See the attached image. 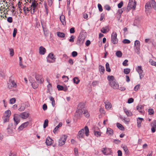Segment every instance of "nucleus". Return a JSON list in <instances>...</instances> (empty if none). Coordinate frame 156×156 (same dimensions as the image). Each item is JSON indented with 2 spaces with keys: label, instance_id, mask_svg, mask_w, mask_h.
Segmentation results:
<instances>
[{
  "label": "nucleus",
  "instance_id": "nucleus-19",
  "mask_svg": "<svg viewBox=\"0 0 156 156\" xmlns=\"http://www.w3.org/2000/svg\"><path fill=\"white\" fill-rule=\"evenodd\" d=\"M39 53L41 55H44L46 49L45 48L42 46H41L39 48Z\"/></svg>",
  "mask_w": 156,
  "mask_h": 156
},
{
  "label": "nucleus",
  "instance_id": "nucleus-38",
  "mask_svg": "<svg viewBox=\"0 0 156 156\" xmlns=\"http://www.w3.org/2000/svg\"><path fill=\"white\" fill-rule=\"evenodd\" d=\"M122 148L126 154H129V151L126 146H123L122 147Z\"/></svg>",
  "mask_w": 156,
  "mask_h": 156
},
{
  "label": "nucleus",
  "instance_id": "nucleus-54",
  "mask_svg": "<svg viewBox=\"0 0 156 156\" xmlns=\"http://www.w3.org/2000/svg\"><path fill=\"white\" fill-rule=\"evenodd\" d=\"M122 120H124L125 123L126 124H128L129 121V119H126L125 117L122 118Z\"/></svg>",
  "mask_w": 156,
  "mask_h": 156
},
{
  "label": "nucleus",
  "instance_id": "nucleus-58",
  "mask_svg": "<svg viewBox=\"0 0 156 156\" xmlns=\"http://www.w3.org/2000/svg\"><path fill=\"white\" fill-rule=\"evenodd\" d=\"M57 87L58 90H62L63 89V87L62 86L59 85H58Z\"/></svg>",
  "mask_w": 156,
  "mask_h": 156
},
{
  "label": "nucleus",
  "instance_id": "nucleus-3",
  "mask_svg": "<svg viewBox=\"0 0 156 156\" xmlns=\"http://www.w3.org/2000/svg\"><path fill=\"white\" fill-rule=\"evenodd\" d=\"M84 109H78L75 114V117L77 119H80L83 114Z\"/></svg>",
  "mask_w": 156,
  "mask_h": 156
},
{
  "label": "nucleus",
  "instance_id": "nucleus-28",
  "mask_svg": "<svg viewBox=\"0 0 156 156\" xmlns=\"http://www.w3.org/2000/svg\"><path fill=\"white\" fill-rule=\"evenodd\" d=\"M151 3L153 8L156 10V3L154 0H151Z\"/></svg>",
  "mask_w": 156,
  "mask_h": 156
},
{
  "label": "nucleus",
  "instance_id": "nucleus-39",
  "mask_svg": "<svg viewBox=\"0 0 156 156\" xmlns=\"http://www.w3.org/2000/svg\"><path fill=\"white\" fill-rule=\"evenodd\" d=\"M99 69L100 72H101L102 73V74H103L104 73V72L105 71V68L104 66H99Z\"/></svg>",
  "mask_w": 156,
  "mask_h": 156
},
{
  "label": "nucleus",
  "instance_id": "nucleus-56",
  "mask_svg": "<svg viewBox=\"0 0 156 156\" xmlns=\"http://www.w3.org/2000/svg\"><path fill=\"white\" fill-rule=\"evenodd\" d=\"M122 42L124 44H129L130 43V41L128 39H125L123 40Z\"/></svg>",
  "mask_w": 156,
  "mask_h": 156
},
{
  "label": "nucleus",
  "instance_id": "nucleus-2",
  "mask_svg": "<svg viewBox=\"0 0 156 156\" xmlns=\"http://www.w3.org/2000/svg\"><path fill=\"white\" fill-rule=\"evenodd\" d=\"M84 132L86 135L88 136L89 135V130L88 127L87 126L85 127L84 129H82L79 131L77 135V138H83Z\"/></svg>",
  "mask_w": 156,
  "mask_h": 156
},
{
  "label": "nucleus",
  "instance_id": "nucleus-52",
  "mask_svg": "<svg viewBox=\"0 0 156 156\" xmlns=\"http://www.w3.org/2000/svg\"><path fill=\"white\" fill-rule=\"evenodd\" d=\"M98 6L99 11L100 12H102L103 9L101 5L100 4H98Z\"/></svg>",
  "mask_w": 156,
  "mask_h": 156
},
{
  "label": "nucleus",
  "instance_id": "nucleus-44",
  "mask_svg": "<svg viewBox=\"0 0 156 156\" xmlns=\"http://www.w3.org/2000/svg\"><path fill=\"white\" fill-rule=\"evenodd\" d=\"M23 11L25 15L29 12L30 10L28 9V8H25V7L23 8Z\"/></svg>",
  "mask_w": 156,
  "mask_h": 156
},
{
  "label": "nucleus",
  "instance_id": "nucleus-41",
  "mask_svg": "<svg viewBox=\"0 0 156 156\" xmlns=\"http://www.w3.org/2000/svg\"><path fill=\"white\" fill-rule=\"evenodd\" d=\"M94 135L96 136L97 137L100 136H101V133L99 132L95 131L94 130Z\"/></svg>",
  "mask_w": 156,
  "mask_h": 156
},
{
  "label": "nucleus",
  "instance_id": "nucleus-55",
  "mask_svg": "<svg viewBox=\"0 0 156 156\" xmlns=\"http://www.w3.org/2000/svg\"><path fill=\"white\" fill-rule=\"evenodd\" d=\"M128 62V60L127 59L125 60L122 63V65L123 66H128V64L127 62Z\"/></svg>",
  "mask_w": 156,
  "mask_h": 156
},
{
  "label": "nucleus",
  "instance_id": "nucleus-45",
  "mask_svg": "<svg viewBox=\"0 0 156 156\" xmlns=\"http://www.w3.org/2000/svg\"><path fill=\"white\" fill-rule=\"evenodd\" d=\"M3 121L4 123L7 122H8L9 120V117L8 116H4L3 117Z\"/></svg>",
  "mask_w": 156,
  "mask_h": 156
},
{
  "label": "nucleus",
  "instance_id": "nucleus-29",
  "mask_svg": "<svg viewBox=\"0 0 156 156\" xmlns=\"http://www.w3.org/2000/svg\"><path fill=\"white\" fill-rule=\"evenodd\" d=\"M57 36L63 38L65 37V34L64 33L60 32H58L57 33Z\"/></svg>",
  "mask_w": 156,
  "mask_h": 156
},
{
  "label": "nucleus",
  "instance_id": "nucleus-5",
  "mask_svg": "<svg viewBox=\"0 0 156 156\" xmlns=\"http://www.w3.org/2000/svg\"><path fill=\"white\" fill-rule=\"evenodd\" d=\"M55 59L54 54L52 53L49 54L47 57V61L49 63L54 62Z\"/></svg>",
  "mask_w": 156,
  "mask_h": 156
},
{
  "label": "nucleus",
  "instance_id": "nucleus-18",
  "mask_svg": "<svg viewBox=\"0 0 156 156\" xmlns=\"http://www.w3.org/2000/svg\"><path fill=\"white\" fill-rule=\"evenodd\" d=\"M109 30L108 26H106L105 27H102L101 30V31L102 33L105 34L107 32H108Z\"/></svg>",
  "mask_w": 156,
  "mask_h": 156
},
{
  "label": "nucleus",
  "instance_id": "nucleus-22",
  "mask_svg": "<svg viewBox=\"0 0 156 156\" xmlns=\"http://www.w3.org/2000/svg\"><path fill=\"white\" fill-rule=\"evenodd\" d=\"M60 20L63 25H65L66 24L65 20V17L64 15H61L60 16Z\"/></svg>",
  "mask_w": 156,
  "mask_h": 156
},
{
  "label": "nucleus",
  "instance_id": "nucleus-46",
  "mask_svg": "<svg viewBox=\"0 0 156 156\" xmlns=\"http://www.w3.org/2000/svg\"><path fill=\"white\" fill-rule=\"evenodd\" d=\"M16 101V100L15 98H12L10 100L9 103L11 104H13Z\"/></svg>",
  "mask_w": 156,
  "mask_h": 156
},
{
  "label": "nucleus",
  "instance_id": "nucleus-34",
  "mask_svg": "<svg viewBox=\"0 0 156 156\" xmlns=\"http://www.w3.org/2000/svg\"><path fill=\"white\" fill-rule=\"evenodd\" d=\"M106 69L107 71L109 72L111 71V69L109 67V64L108 62H107L105 64Z\"/></svg>",
  "mask_w": 156,
  "mask_h": 156
},
{
  "label": "nucleus",
  "instance_id": "nucleus-9",
  "mask_svg": "<svg viewBox=\"0 0 156 156\" xmlns=\"http://www.w3.org/2000/svg\"><path fill=\"white\" fill-rule=\"evenodd\" d=\"M136 69L139 74L140 79H141L144 76V75L142 74L143 71L142 69L141 66H138L136 68Z\"/></svg>",
  "mask_w": 156,
  "mask_h": 156
},
{
  "label": "nucleus",
  "instance_id": "nucleus-24",
  "mask_svg": "<svg viewBox=\"0 0 156 156\" xmlns=\"http://www.w3.org/2000/svg\"><path fill=\"white\" fill-rule=\"evenodd\" d=\"M105 107L106 109H109L112 107V105L108 101H106L105 102Z\"/></svg>",
  "mask_w": 156,
  "mask_h": 156
},
{
  "label": "nucleus",
  "instance_id": "nucleus-53",
  "mask_svg": "<svg viewBox=\"0 0 156 156\" xmlns=\"http://www.w3.org/2000/svg\"><path fill=\"white\" fill-rule=\"evenodd\" d=\"M151 65L153 66H156V62L153 61L152 59H150L149 61Z\"/></svg>",
  "mask_w": 156,
  "mask_h": 156
},
{
  "label": "nucleus",
  "instance_id": "nucleus-49",
  "mask_svg": "<svg viewBox=\"0 0 156 156\" xmlns=\"http://www.w3.org/2000/svg\"><path fill=\"white\" fill-rule=\"evenodd\" d=\"M32 85L34 89H36L38 87V85L36 83H32Z\"/></svg>",
  "mask_w": 156,
  "mask_h": 156
},
{
  "label": "nucleus",
  "instance_id": "nucleus-7",
  "mask_svg": "<svg viewBox=\"0 0 156 156\" xmlns=\"http://www.w3.org/2000/svg\"><path fill=\"white\" fill-rule=\"evenodd\" d=\"M20 115L17 114H15L14 115L13 120L14 121V125L15 126L17 125L20 122Z\"/></svg>",
  "mask_w": 156,
  "mask_h": 156
},
{
  "label": "nucleus",
  "instance_id": "nucleus-43",
  "mask_svg": "<svg viewBox=\"0 0 156 156\" xmlns=\"http://www.w3.org/2000/svg\"><path fill=\"white\" fill-rule=\"evenodd\" d=\"M124 73L126 74H128L130 72V69H124Z\"/></svg>",
  "mask_w": 156,
  "mask_h": 156
},
{
  "label": "nucleus",
  "instance_id": "nucleus-48",
  "mask_svg": "<svg viewBox=\"0 0 156 156\" xmlns=\"http://www.w3.org/2000/svg\"><path fill=\"white\" fill-rule=\"evenodd\" d=\"M10 51V55L11 56H12L14 55V52L13 49L12 48L9 49Z\"/></svg>",
  "mask_w": 156,
  "mask_h": 156
},
{
  "label": "nucleus",
  "instance_id": "nucleus-10",
  "mask_svg": "<svg viewBox=\"0 0 156 156\" xmlns=\"http://www.w3.org/2000/svg\"><path fill=\"white\" fill-rule=\"evenodd\" d=\"M134 45L136 47V49L137 50L136 53L137 54H139L140 53V41L138 40H136L135 41Z\"/></svg>",
  "mask_w": 156,
  "mask_h": 156
},
{
  "label": "nucleus",
  "instance_id": "nucleus-25",
  "mask_svg": "<svg viewBox=\"0 0 156 156\" xmlns=\"http://www.w3.org/2000/svg\"><path fill=\"white\" fill-rule=\"evenodd\" d=\"M38 4L37 3H36L34 2H32L31 5V8L30 10H32V9H34V10H36V8L37 7V6Z\"/></svg>",
  "mask_w": 156,
  "mask_h": 156
},
{
  "label": "nucleus",
  "instance_id": "nucleus-42",
  "mask_svg": "<svg viewBox=\"0 0 156 156\" xmlns=\"http://www.w3.org/2000/svg\"><path fill=\"white\" fill-rule=\"evenodd\" d=\"M48 120L47 119H46L44 120L43 125V128H46V127L48 126Z\"/></svg>",
  "mask_w": 156,
  "mask_h": 156
},
{
  "label": "nucleus",
  "instance_id": "nucleus-31",
  "mask_svg": "<svg viewBox=\"0 0 156 156\" xmlns=\"http://www.w3.org/2000/svg\"><path fill=\"white\" fill-rule=\"evenodd\" d=\"M83 114L86 117L88 118L90 116V114L88 111L85 109H84Z\"/></svg>",
  "mask_w": 156,
  "mask_h": 156
},
{
  "label": "nucleus",
  "instance_id": "nucleus-21",
  "mask_svg": "<svg viewBox=\"0 0 156 156\" xmlns=\"http://www.w3.org/2000/svg\"><path fill=\"white\" fill-rule=\"evenodd\" d=\"M143 106L141 105H139L137 107V109L142 114L143 113Z\"/></svg>",
  "mask_w": 156,
  "mask_h": 156
},
{
  "label": "nucleus",
  "instance_id": "nucleus-6",
  "mask_svg": "<svg viewBox=\"0 0 156 156\" xmlns=\"http://www.w3.org/2000/svg\"><path fill=\"white\" fill-rule=\"evenodd\" d=\"M117 34L116 32H113L112 34L111 41L113 44L118 43V40L117 38Z\"/></svg>",
  "mask_w": 156,
  "mask_h": 156
},
{
  "label": "nucleus",
  "instance_id": "nucleus-20",
  "mask_svg": "<svg viewBox=\"0 0 156 156\" xmlns=\"http://www.w3.org/2000/svg\"><path fill=\"white\" fill-rule=\"evenodd\" d=\"M106 133L108 135L112 136L113 134V131L111 128H108L107 129Z\"/></svg>",
  "mask_w": 156,
  "mask_h": 156
},
{
  "label": "nucleus",
  "instance_id": "nucleus-8",
  "mask_svg": "<svg viewBox=\"0 0 156 156\" xmlns=\"http://www.w3.org/2000/svg\"><path fill=\"white\" fill-rule=\"evenodd\" d=\"M85 39V37L83 36L80 35L78 37L77 41V44L79 45L82 44Z\"/></svg>",
  "mask_w": 156,
  "mask_h": 156
},
{
  "label": "nucleus",
  "instance_id": "nucleus-50",
  "mask_svg": "<svg viewBox=\"0 0 156 156\" xmlns=\"http://www.w3.org/2000/svg\"><path fill=\"white\" fill-rule=\"evenodd\" d=\"M125 8H123L121 9H119L118 10L119 14L121 15L122 13L125 10Z\"/></svg>",
  "mask_w": 156,
  "mask_h": 156
},
{
  "label": "nucleus",
  "instance_id": "nucleus-4",
  "mask_svg": "<svg viewBox=\"0 0 156 156\" xmlns=\"http://www.w3.org/2000/svg\"><path fill=\"white\" fill-rule=\"evenodd\" d=\"M67 136L65 135H62L58 141V145L60 146L64 145L65 143Z\"/></svg>",
  "mask_w": 156,
  "mask_h": 156
},
{
  "label": "nucleus",
  "instance_id": "nucleus-23",
  "mask_svg": "<svg viewBox=\"0 0 156 156\" xmlns=\"http://www.w3.org/2000/svg\"><path fill=\"white\" fill-rule=\"evenodd\" d=\"M124 112L128 116H131L133 114L132 112L129 110H128L126 108H124Z\"/></svg>",
  "mask_w": 156,
  "mask_h": 156
},
{
  "label": "nucleus",
  "instance_id": "nucleus-26",
  "mask_svg": "<svg viewBox=\"0 0 156 156\" xmlns=\"http://www.w3.org/2000/svg\"><path fill=\"white\" fill-rule=\"evenodd\" d=\"M144 120L142 118L139 117L137 119V126L140 127L141 126V124L142 121Z\"/></svg>",
  "mask_w": 156,
  "mask_h": 156
},
{
  "label": "nucleus",
  "instance_id": "nucleus-16",
  "mask_svg": "<svg viewBox=\"0 0 156 156\" xmlns=\"http://www.w3.org/2000/svg\"><path fill=\"white\" fill-rule=\"evenodd\" d=\"M13 123H12L9 124L8 128H7V132L9 134H12V133L13 128L12 126H13Z\"/></svg>",
  "mask_w": 156,
  "mask_h": 156
},
{
  "label": "nucleus",
  "instance_id": "nucleus-12",
  "mask_svg": "<svg viewBox=\"0 0 156 156\" xmlns=\"http://www.w3.org/2000/svg\"><path fill=\"white\" fill-rule=\"evenodd\" d=\"M35 78L37 82L38 83H42L44 82V79L41 75H36Z\"/></svg>",
  "mask_w": 156,
  "mask_h": 156
},
{
  "label": "nucleus",
  "instance_id": "nucleus-61",
  "mask_svg": "<svg viewBox=\"0 0 156 156\" xmlns=\"http://www.w3.org/2000/svg\"><path fill=\"white\" fill-rule=\"evenodd\" d=\"M99 81H94L92 82V85L93 86H94L97 85L98 84Z\"/></svg>",
  "mask_w": 156,
  "mask_h": 156
},
{
  "label": "nucleus",
  "instance_id": "nucleus-64",
  "mask_svg": "<svg viewBox=\"0 0 156 156\" xmlns=\"http://www.w3.org/2000/svg\"><path fill=\"white\" fill-rule=\"evenodd\" d=\"M25 109V108L23 105H21L19 109V110L20 111H24Z\"/></svg>",
  "mask_w": 156,
  "mask_h": 156
},
{
  "label": "nucleus",
  "instance_id": "nucleus-57",
  "mask_svg": "<svg viewBox=\"0 0 156 156\" xmlns=\"http://www.w3.org/2000/svg\"><path fill=\"white\" fill-rule=\"evenodd\" d=\"M7 21L9 23H12L13 21L12 17H9L7 18Z\"/></svg>",
  "mask_w": 156,
  "mask_h": 156
},
{
  "label": "nucleus",
  "instance_id": "nucleus-30",
  "mask_svg": "<svg viewBox=\"0 0 156 156\" xmlns=\"http://www.w3.org/2000/svg\"><path fill=\"white\" fill-rule=\"evenodd\" d=\"M151 8V3L149 2L147 3L145 5V8L146 9V10L149 11V9Z\"/></svg>",
  "mask_w": 156,
  "mask_h": 156
},
{
  "label": "nucleus",
  "instance_id": "nucleus-13",
  "mask_svg": "<svg viewBox=\"0 0 156 156\" xmlns=\"http://www.w3.org/2000/svg\"><path fill=\"white\" fill-rule=\"evenodd\" d=\"M8 87L9 88L11 89L12 88H16L17 87L16 83L13 81L11 80L9 82V83H8Z\"/></svg>",
  "mask_w": 156,
  "mask_h": 156
},
{
  "label": "nucleus",
  "instance_id": "nucleus-36",
  "mask_svg": "<svg viewBox=\"0 0 156 156\" xmlns=\"http://www.w3.org/2000/svg\"><path fill=\"white\" fill-rule=\"evenodd\" d=\"M116 55L118 57L120 58L122 56V53L121 51H117L116 53Z\"/></svg>",
  "mask_w": 156,
  "mask_h": 156
},
{
  "label": "nucleus",
  "instance_id": "nucleus-17",
  "mask_svg": "<svg viewBox=\"0 0 156 156\" xmlns=\"http://www.w3.org/2000/svg\"><path fill=\"white\" fill-rule=\"evenodd\" d=\"M45 143L47 145H51L53 143V140L50 137L48 136L46 139Z\"/></svg>",
  "mask_w": 156,
  "mask_h": 156
},
{
  "label": "nucleus",
  "instance_id": "nucleus-62",
  "mask_svg": "<svg viewBox=\"0 0 156 156\" xmlns=\"http://www.w3.org/2000/svg\"><path fill=\"white\" fill-rule=\"evenodd\" d=\"M74 151L75 155L76 156H78V149L77 148H75L74 149Z\"/></svg>",
  "mask_w": 156,
  "mask_h": 156
},
{
  "label": "nucleus",
  "instance_id": "nucleus-60",
  "mask_svg": "<svg viewBox=\"0 0 156 156\" xmlns=\"http://www.w3.org/2000/svg\"><path fill=\"white\" fill-rule=\"evenodd\" d=\"M17 30L16 29V28H14V30H13V34H12L13 37H16V33H17Z\"/></svg>",
  "mask_w": 156,
  "mask_h": 156
},
{
  "label": "nucleus",
  "instance_id": "nucleus-35",
  "mask_svg": "<svg viewBox=\"0 0 156 156\" xmlns=\"http://www.w3.org/2000/svg\"><path fill=\"white\" fill-rule=\"evenodd\" d=\"M11 114V111L9 110H8L6 111L4 115V116H8L9 117L10 115Z\"/></svg>",
  "mask_w": 156,
  "mask_h": 156
},
{
  "label": "nucleus",
  "instance_id": "nucleus-14",
  "mask_svg": "<svg viewBox=\"0 0 156 156\" xmlns=\"http://www.w3.org/2000/svg\"><path fill=\"white\" fill-rule=\"evenodd\" d=\"M20 117L23 119H25L29 116V114L26 112H23L20 115Z\"/></svg>",
  "mask_w": 156,
  "mask_h": 156
},
{
  "label": "nucleus",
  "instance_id": "nucleus-63",
  "mask_svg": "<svg viewBox=\"0 0 156 156\" xmlns=\"http://www.w3.org/2000/svg\"><path fill=\"white\" fill-rule=\"evenodd\" d=\"M151 126L156 128V120H154L152 122Z\"/></svg>",
  "mask_w": 156,
  "mask_h": 156
},
{
  "label": "nucleus",
  "instance_id": "nucleus-15",
  "mask_svg": "<svg viewBox=\"0 0 156 156\" xmlns=\"http://www.w3.org/2000/svg\"><path fill=\"white\" fill-rule=\"evenodd\" d=\"M29 123L28 122H26L22 124L18 128V129L19 130H21L24 128H26L29 124Z\"/></svg>",
  "mask_w": 156,
  "mask_h": 156
},
{
  "label": "nucleus",
  "instance_id": "nucleus-40",
  "mask_svg": "<svg viewBox=\"0 0 156 156\" xmlns=\"http://www.w3.org/2000/svg\"><path fill=\"white\" fill-rule=\"evenodd\" d=\"M117 126L118 128H119L121 130H123L124 129V128L122 126V125L119 123H117Z\"/></svg>",
  "mask_w": 156,
  "mask_h": 156
},
{
  "label": "nucleus",
  "instance_id": "nucleus-47",
  "mask_svg": "<svg viewBox=\"0 0 156 156\" xmlns=\"http://www.w3.org/2000/svg\"><path fill=\"white\" fill-rule=\"evenodd\" d=\"M148 112L149 114L150 115H153L154 113V110L152 108L149 109Z\"/></svg>",
  "mask_w": 156,
  "mask_h": 156
},
{
  "label": "nucleus",
  "instance_id": "nucleus-32",
  "mask_svg": "<svg viewBox=\"0 0 156 156\" xmlns=\"http://www.w3.org/2000/svg\"><path fill=\"white\" fill-rule=\"evenodd\" d=\"M49 99L50 101H52L51 104L52 106H53V107H54L55 105V101L54 98L51 96H50Z\"/></svg>",
  "mask_w": 156,
  "mask_h": 156
},
{
  "label": "nucleus",
  "instance_id": "nucleus-11",
  "mask_svg": "<svg viewBox=\"0 0 156 156\" xmlns=\"http://www.w3.org/2000/svg\"><path fill=\"white\" fill-rule=\"evenodd\" d=\"M128 5L132 7L133 9H135L136 7V2L135 0H129Z\"/></svg>",
  "mask_w": 156,
  "mask_h": 156
},
{
  "label": "nucleus",
  "instance_id": "nucleus-1",
  "mask_svg": "<svg viewBox=\"0 0 156 156\" xmlns=\"http://www.w3.org/2000/svg\"><path fill=\"white\" fill-rule=\"evenodd\" d=\"M107 79L109 81V85L112 88L115 89L119 88V84L116 82L114 76H108Z\"/></svg>",
  "mask_w": 156,
  "mask_h": 156
},
{
  "label": "nucleus",
  "instance_id": "nucleus-27",
  "mask_svg": "<svg viewBox=\"0 0 156 156\" xmlns=\"http://www.w3.org/2000/svg\"><path fill=\"white\" fill-rule=\"evenodd\" d=\"M62 122L59 123L58 125L55 127L53 130V132L54 133H56L57 131L58 130V129L62 126Z\"/></svg>",
  "mask_w": 156,
  "mask_h": 156
},
{
  "label": "nucleus",
  "instance_id": "nucleus-33",
  "mask_svg": "<svg viewBox=\"0 0 156 156\" xmlns=\"http://www.w3.org/2000/svg\"><path fill=\"white\" fill-rule=\"evenodd\" d=\"M73 81L74 83L77 84L79 83L80 80L78 79V77H76L73 78Z\"/></svg>",
  "mask_w": 156,
  "mask_h": 156
},
{
  "label": "nucleus",
  "instance_id": "nucleus-37",
  "mask_svg": "<svg viewBox=\"0 0 156 156\" xmlns=\"http://www.w3.org/2000/svg\"><path fill=\"white\" fill-rule=\"evenodd\" d=\"M84 105L83 103H80L78 105V109H84Z\"/></svg>",
  "mask_w": 156,
  "mask_h": 156
},
{
  "label": "nucleus",
  "instance_id": "nucleus-59",
  "mask_svg": "<svg viewBox=\"0 0 156 156\" xmlns=\"http://www.w3.org/2000/svg\"><path fill=\"white\" fill-rule=\"evenodd\" d=\"M104 8L108 11L110 10L111 9L110 6L108 5H105L104 6Z\"/></svg>",
  "mask_w": 156,
  "mask_h": 156
},
{
  "label": "nucleus",
  "instance_id": "nucleus-51",
  "mask_svg": "<svg viewBox=\"0 0 156 156\" xmlns=\"http://www.w3.org/2000/svg\"><path fill=\"white\" fill-rule=\"evenodd\" d=\"M75 39V37L74 36L72 35L70 37V38L69 39V41L70 42H73L74 41Z\"/></svg>",
  "mask_w": 156,
  "mask_h": 156
}]
</instances>
